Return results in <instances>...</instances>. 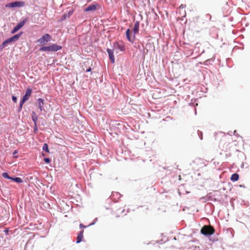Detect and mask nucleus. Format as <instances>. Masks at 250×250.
Returning <instances> with one entry per match:
<instances>
[{"label": "nucleus", "mask_w": 250, "mask_h": 250, "mask_svg": "<svg viewBox=\"0 0 250 250\" xmlns=\"http://www.w3.org/2000/svg\"><path fill=\"white\" fill-rule=\"evenodd\" d=\"M125 35H126V38L127 39V40L130 42H133L134 41V38H131L130 37V30L129 29H127V30L126 31V33H125Z\"/></svg>", "instance_id": "nucleus-14"}, {"label": "nucleus", "mask_w": 250, "mask_h": 250, "mask_svg": "<svg viewBox=\"0 0 250 250\" xmlns=\"http://www.w3.org/2000/svg\"><path fill=\"white\" fill-rule=\"evenodd\" d=\"M11 179L17 183H21L23 182L22 179L19 177H15V178L12 177Z\"/></svg>", "instance_id": "nucleus-18"}, {"label": "nucleus", "mask_w": 250, "mask_h": 250, "mask_svg": "<svg viewBox=\"0 0 250 250\" xmlns=\"http://www.w3.org/2000/svg\"><path fill=\"white\" fill-rule=\"evenodd\" d=\"M44 161L47 163H48L50 162V160L49 158H44Z\"/></svg>", "instance_id": "nucleus-25"}, {"label": "nucleus", "mask_w": 250, "mask_h": 250, "mask_svg": "<svg viewBox=\"0 0 250 250\" xmlns=\"http://www.w3.org/2000/svg\"><path fill=\"white\" fill-rule=\"evenodd\" d=\"M32 93V89L30 88H28L26 91L25 95L23 96L22 99V103H24L27 101L30 97Z\"/></svg>", "instance_id": "nucleus-9"}, {"label": "nucleus", "mask_w": 250, "mask_h": 250, "mask_svg": "<svg viewBox=\"0 0 250 250\" xmlns=\"http://www.w3.org/2000/svg\"><path fill=\"white\" fill-rule=\"evenodd\" d=\"M99 7V5L97 2H94L93 4L89 5L85 9V12L95 11L97 8Z\"/></svg>", "instance_id": "nucleus-8"}, {"label": "nucleus", "mask_w": 250, "mask_h": 250, "mask_svg": "<svg viewBox=\"0 0 250 250\" xmlns=\"http://www.w3.org/2000/svg\"><path fill=\"white\" fill-rule=\"evenodd\" d=\"M24 103H22V100L20 102V105H19V110L20 111L21 108H22V105Z\"/></svg>", "instance_id": "nucleus-21"}, {"label": "nucleus", "mask_w": 250, "mask_h": 250, "mask_svg": "<svg viewBox=\"0 0 250 250\" xmlns=\"http://www.w3.org/2000/svg\"><path fill=\"white\" fill-rule=\"evenodd\" d=\"M91 68H89L86 70V72H89V71H91Z\"/></svg>", "instance_id": "nucleus-28"}, {"label": "nucleus", "mask_w": 250, "mask_h": 250, "mask_svg": "<svg viewBox=\"0 0 250 250\" xmlns=\"http://www.w3.org/2000/svg\"><path fill=\"white\" fill-rule=\"evenodd\" d=\"M214 232V229L210 225H205L201 229V233L204 235H211Z\"/></svg>", "instance_id": "nucleus-4"}, {"label": "nucleus", "mask_w": 250, "mask_h": 250, "mask_svg": "<svg viewBox=\"0 0 250 250\" xmlns=\"http://www.w3.org/2000/svg\"><path fill=\"white\" fill-rule=\"evenodd\" d=\"M31 117L32 121L34 122V124H37L38 121V116H37L36 113L34 111H33L31 114Z\"/></svg>", "instance_id": "nucleus-15"}, {"label": "nucleus", "mask_w": 250, "mask_h": 250, "mask_svg": "<svg viewBox=\"0 0 250 250\" xmlns=\"http://www.w3.org/2000/svg\"><path fill=\"white\" fill-rule=\"evenodd\" d=\"M51 37L48 34H46L42 38L38 39L37 41V42L40 45H44L47 42H49L51 40Z\"/></svg>", "instance_id": "nucleus-5"}, {"label": "nucleus", "mask_w": 250, "mask_h": 250, "mask_svg": "<svg viewBox=\"0 0 250 250\" xmlns=\"http://www.w3.org/2000/svg\"><path fill=\"white\" fill-rule=\"evenodd\" d=\"M39 108L42 111L43 110V106L44 105V100L41 98H39L38 99Z\"/></svg>", "instance_id": "nucleus-13"}, {"label": "nucleus", "mask_w": 250, "mask_h": 250, "mask_svg": "<svg viewBox=\"0 0 250 250\" xmlns=\"http://www.w3.org/2000/svg\"><path fill=\"white\" fill-rule=\"evenodd\" d=\"M139 26H140V24H139V21H136L135 23V24H134V26L133 27V32H134V34H136L138 32L139 29Z\"/></svg>", "instance_id": "nucleus-16"}, {"label": "nucleus", "mask_w": 250, "mask_h": 250, "mask_svg": "<svg viewBox=\"0 0 250 250\" xmlns=\"http://www.w3.org/2000/svg\"><path fill=\"white\" fill-rule=\"evenodd\" d=\"M114 46L121 51H124L125 49V46L123 43L116 42L114 43Z\"/></svg>", "instance_id": "nucleus-11"}, {"label": "nucleus", "mask_w": 250, "mask_h": 250, "mask_svg": "<svg viewBox=\"0 0 250 250\" xmlns=\"http://www.w3.org/2000/svg\"><path fill=\"white\" fill-rule=\"evenodd\" d=\"M28 18L24 19L23 21H21L11 31V34H14L21 29L27 21Z\"/></svg>", "instance_id": "nucleus-7"}, {"label": "nucleus", "mask_w": 250, "mask_h": 250, "mask_svg": "<svg viewBox=\"0 0 250 250\" xmlns=\"http://www.w3.org/2000/svg\"><path fill=\"white\" fill-rule=\"evenodd\" d=\"M42 149L43 150L46 151L47 152H49V149L48 147V145L47 144H44L42 146Z\"/></svg>", "instance_id": "nucleus-20"}, {"label": "nucleus", "mask_w": 250, "mask_h": 250, "mask_svg": "<svg viewBox=\"0 0 250 250\" xmlns=\"http://www.w3.org/2000/svg\"><path fill=\"white\" fill-rule=\"evenodd\" d=\"M62 49V46L56 44H53L48 46H42L40 48V50L41 51L55 52Z\"/></svg>", "instance_id": "nucleus-3"}, {"label": "nucleus", "mask_w": 250, "mask_h": 250, "mask_svg": "<svg viewBox=\"0 0 250 250\" xmlns=\"http://www.w3.org/2000/svg\"><path fill=\"white\" fill-rule=\"evenodd\" d=\"M22 34V32H21L19 33V34H16L13 37L7 39L4 42H3L2 43V44L0 46L1 49L4 48L8 44L17 41L19 38L21 37V36Z\"/></svg>", "instance_id": "nucleus-2"}, {"label": "nucleus", "mask_w": 250, "mask_h": 250, "mask_svg": "<svg viewBox=\"0 0 250 250\" xmlns=\"http://www.w3.org/2000/svg\"><path fill=\"white\" fill-rule=\"evenodd\" d=\"M12 99L14 102L16 103L17 102V98L15 96H13Z\"/></svg>", "instance_id": "nucleus-23"}, {"label": "nucleus", "mask_w": 250, "mask_h": 250, "mask_svg": "<svg viewBox=\"0 0 250 250\" xmlns=\"http://www.w3.org/2000/svg\"><path fill=\"white\" fill-rule=\"evenodd\" d=\"M192 163L193 167L198 169L206 166L207 165V161L203 159L197 158L193 161Z\"/></svg>", "instance_id": "nucleus-1"}, {"label": "nucleus", "mask_w": 250, "mask_h": 250, "mask_svg": "<svg viewBox=\"0 0 250 250\" xmlns=\"http://www.w3.org/2000/svg\"><path fill=\"white\" fill-rule=\"evenodd\" d=\"M186 4H181L180 6H179V8L180 9H184L186 7Z\"/></svg>", "instance_id": "nucleus-24"}, {"label": "nucleus", "mask_w": 250, "mask_h": 250, "mask_svg": "<svg viewBox=\"0 0 250 250\" xmlns=\"http://www.w3.org/2000/svg\"><path fill=\"white\" fill-rule=\"evenodd\" d=\"M34 130L35 132L38 130L37 124H34Z\"/></svg>", "instance_id": "nucleus-22"}, {"label": "nucleus", "mask_w": 250, "mask_h": 250, "mask_svg": "<svg viewBox=\"0 0 250 250\" xmlns=\"http://www.w3.org/2000/svg\"><path fill=\"white\" fill-rule=\"evenodd\" d=\"M85 227H85V226H84L83 224H81L80 225V228H85Z\"/></svg>", "instance_id": "nucleus-27"}, {"label": "nucleus", "mask_w": 250, "mask_h": 250, "mask_svg": "<svg viewBox=\"0 0 250 250\" xmlns=\"http://www.w3.org/2000/svg\"><path fill=\"white\" fill-rule=\"evenodd\" d=\"M107 52L108 54V56H109V59H110L111 62L113 63H114L115 62V59H114L113 50L108 48L107 49Z\"/></svg>", "instance_id": "nucleus-10"}, {"label": "nucleus", "mask_w": 250, "mask_h": 250, "mask_svg": "<svg viewBox=\"0 0 250 250\" xmlns=\"http://www.w3.org/2000/svg\"><path fill=\"white\" fill-rule=\"evenodd\" d=\"M239 177V175L237 173H234L231 175L230 180L232 181H237L238 180Z\"/></svg>", "instance_id": "nucleus-17"}, {"label": "nucleus", "mask_w": 250, "mask_h": 250, "mask_svg": "<svg viewBox=\"0 0 250 250\" xmlns=\"http://www.w3.org/2000/svg\"><path fill=\"white\" fill-rule=\"evenodd\" d=\"M83 230H82L80 232V233L78 234V236L77 237V243H80L83 239Z\"/></svg>", "instance_id": "nucleus-12"}, {"label": "nucleus", "mask_w": 250, "mask_h": 250, "mask_svg": "<svg viewBox=\"0 0 250 250\" xmlns=\"http://www.w3.org/2000/svg\"><path fill=\"white\" fill-rule=\"evenodd\" d=\"M2 176L3 178H6V179H11V177H10L8 175V174L7 173V172H4L2 174Z\"/></svg>", "instance_id": "nucleus-19"}, {"label": "nucleus", "mask_w": 250, "mask_h": 250, "mask_svg": "<svg viewBox=\"0 0 250 250\" xmlns=\"http://www.w3.org/2000/svg\"><path fill=\"white\" fill-rule=\"evenodd\" d=\"M17 153H18V151H17V150H15L13 152V155H16V154H17ZM14 157H15V158H17V156H14Z\"/></svg>", "instance_id": "nucleus-26"}, {"label": "nucleus", "mask_w": 250, "mask_h": 250, "mask_svg": "<svg viewBox=\"0 0 250 250\" xmlns=\"http://www.w3.org/2000/svg\"><path fill=\"white\" fill-rule=\"evenodd\" d=\"M25 3L23 1H15L7 4L5 6L8 8L21 7L24 6Z\"/></svg>", "instance_id": "nucleus-6"}]
</instances>
